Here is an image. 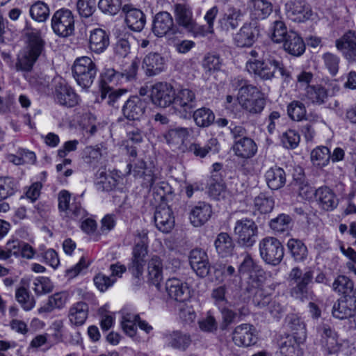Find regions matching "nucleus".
I'll return each mask as SVG.
<instances>
[{
    "label": "nucleus",
    "instance_id": "63",
    "mask_svg": "<svg viewBox=\"0 0 356 356\" xmlns=\"http://www.w3.org/2000/svg\"><path fill=\"white\" fill-rule=\"evenodd\" d=\"M200 329L204 332H213L217 330L218 324L215 318L208 313V315L198 321Z\"/></svg>",
    "mask_w": 356,
    "mask_h": 356
},
{
    "label": "nucleus",
    "instance_id": "32",
    "mask_svg": "<svg viewBox=\"0 0 356 356\" xmlns=\"http://www.w3.org/2000/svg\"><path fill=\"white\" fill-rule=\"evenodd\" d=\"M88 305L85 302H77L73 304L68 313L70 323L75 326H81L86 322L88 316Z\"/></svg>",
    "mask_w": 356,
    "mask_h": 356
},
{
    "label": "nucleus",
    "instance_id": "34",
    "mask_svg": "<svg viewBox=\"0 0 356 356\" xmlns=\"http://www.w3.org/2000/svg\"><path fill=\"white\" fill-rule=\"evenodd\" d=\"M148 280L153 284L159 286L163 279V266L161 258L154 255L147 264Z\"/></svg>",
    "mask_w": 356,
    "mask_h": 356
},
{
    "label": "nucleus",
    "instance_id": "62",
    "mask_svg": "<svg viewBox=\"0 0 356 356\" xmlns=\"http://www.w3.org/2000/svg\"><path fill=\"white\" fill-rule=\"evenodd\" d=\"M33 289L38 295L50 293L53 289L51 280L46 277L36 278L33 282Z\"/></svg>",
    "mask_w": 356,
    "mask_h": 356
},
{
    "label": "nucleus",
    "instance_id": "46",
    "mask_svg": "<svg viewBox=\"0 0 356 356\" xmlns=\"http://www.w3.org/2000/svg\"><path fill=\"white\" fill-rule=\"evenodd\" d=\"M311 160L314 165L323 167L328 164L330 160V151L326 147H318L311 152Z\"/></svg>",
    "mask_w": 356,
    "mask_h": 356
},
{
    "label": "nucleus",
    "instance_id": "10",
    "mask_svg": "<svg viewBox=\"0 0 356 356\" xmlns=\"http://www.w3.org/2000/svg\"><path fill=\"white\" fill-rule=\"evenodd\" d=\"M257 232V225L251 219L243 218L236 222L234 234L237 236L238 242L243 245L252 246L256 241Z\"/></svg>",
    "mask_w": 356,
    "mask_h": 356
},
{
    "label": "nucleus",
    "instance_id": "47",
    "mask_svg": "<svg viewBox=\"0 0 356 356\" xmlns=\"http://www.w3.org/2000/svg\"><path fill=\"white\" fill-rule=\"evenodd\" d=\"M332 290L339 294L343 296L349 295L353 289L354 283L345 275H339L332 283Z\"/></svg>",
    "mask_w": 356,
    "mask_h": 356
},
{
    "label": "nucleus",
    "instance_id": "43",
    "mask_svg": "<svg viewBox=\"0 0 356 356\" xmlns=\"http://www.w3.org/2000/svg\"><path fill=\"white\" fill-rule=\"evenodd\" d=\"M191 116H193L196 125L200 127H207L215 120V115L212 111L205 107L194 110Z\"/></svg>",
    "mask_w": 356,
    "mask_h": 356
},
{
    "label": "nucleus",
    "instance_id": "48",
    "mask_svg": "<svg viewBox=\"0 0 356 356\" xmlns=\"http://www.w3.org/2000/svg\"><path fill=\"white\" fill-rule=\"evenodd\" d=\"M139 319L138 314L131 313H125L123 314L121 321V326L126 334L130 337H133L136 334V323Z\"/></svg>",
    "mask_w": 356,
    "mask_h": 356
},
{
    "label": "nucleus",
    "instance_id": "7",
    "mask_svg": "<svg viewBox=\"0 0 356 356\" xmlns=\"http://www.w3.org/2000/svg\"><path fill=\"white\" fill-rule=\"evenodd\" d=\"M172 106L179 116L184 119L190 118L197 107L195 93L189 88H181L175 92Z\"/></svg>",
    "mask_w": 356,
    "mask_h": 356
},
{
    "label": "nucleus",
    "instance_id": "51",
    "mask_svg": "<svg viewBox=\"0 0 356 356\" xmlns=\"http://www.w3.org/2000/svg\"><path fill=\"white\" fill-rule=\"evenodd\" d=\"M289 118L295 121H300L305 118L306 108L305 104L299 101H293L287 106Z\"/></svg>",
    "mask_w": 356,
    "mask_h": 356
},
{
    "label": "nucleus",
    "instance_id": "20",
    "mask_svg": "<svg viewBox=\"0 0 356 356\" xmlns=\"http://www.w3.org/2000/svg\"><path fill=\"white\" fill-rule=\"evenodd\" d=\"M336 47L341 51L344 57L349 61H356V33L348 31L336 40Z\"/></svg>",
    "mask_w": 356,
    "mask_h": 356
},
{
    "label": "nucleus",
    "instance_id": "16",
    "mask_svg": "<svg viewBox=\"0 0 356 356\" xmlns=\"http://www.w3.org/2000/svg\"><path fill=\"white\" fill-rule=\"evenodd\" d=\"M125 16V23L134 31H142L146 23V17L143 12L135 8L132 4L127 3L122 6V12Z\"/></svg>",
    "mask_w": 356,
    "mask_h": 356
},
{
    "label": "nucleus",
    "instance_id": "60",
    "mask_svg": "<svg viewBox=\"0 0 356 356\" xmlns=\"http://www.w3.org/2000/svg\"><path fill=\"white\" fill-rule=\"evenodd\" d=\"M290 186L293 191L298 193L302 197L307 198L314 193L313 188L309 186L305 179H293Z\"/></svg>",
    "mask_w": 356,
    "mask_h": 356
},
{
    "label": "nucleus",
    "instance_id": "24",
    "mask_svg": "<svg viewBox=\"0 0 356 356\" xmlns=\"http://www.w3.org/2000/svg\"><path fill=\"white\" fill-rule=\"evenodd\" d=\"M109 45V35L102 29H95L90 31L89 48L97 54L104 52Z\"/></svg>",
    "mask_w": 356,
    "mask_h": 356
},
{
    "label": "nucleus",
    "instance_id": "28",
    "mask_svg": "<svg viewBox=\"0 0 356 356\" xmlns=\"http://www.w3.org/2000/svg\"><path fill=\"white\" fill-rule=\"evenodd\" d=\"M304 97L310 104L322 105L328 98V90L321 84L307 86L305 88Z\"/></svg>",
    "mask_w": 356,
    "mask_h": 356
},
{
    "label": "nucleus",
    "instance_id": "5",
    "mask_svg": "<svg viewBox=\"0 0 356 356\" xmlns=\"http://www.w3.org/2000/svg\"><path fill=\"white\" fill-rule=\"evenodd\" d=\"M148 232L146 229L138 230L135 238L132 258L129 265V270L135 277L143 275L145 257L148 253Z\"/></svg>",
    "mask_w": 356,
    "mask_h": 356
},
{
    "label": "nucleus",
    "instance_id": "1",
    "mask_svg": "<svg viewBox=\"0 0 356 356\" xmlns=\"http://www.w3.org/2000/svg\"><path fill=\"white\" fill-rule=\"evenodd\" d=\"M239 272L245 279V291L252 297V302L258 308L268 305L270 297L262 289L265 280V272L257 262L247 254L239 267Z\"/></svg>",
    "mask_w": 356,
    "mask_h": 356
},
{
    "label": "nucleus",
    "instance_id": "25",
    "mask_svg": "<svg viewBox=\"0 0 356 356\" xmlns=\"http://www.w3.org/2000/svg\"><path fill=\"white\" fill-rule=\"evenodd\" d=\"M100 98L102 101L113 108H119L120 104L125 99L127 90L114 89L108 86H101Z\"/></svg>",
    "mask_w": 356,
    "mask_h": 356
},
{
    "label": "nucleus",
    "instance_id": "18",
    "mask_svg": "<svg viewBox=\"0 0 356 356\" xmlns=\"http://www.w3.org/2000/svg\"><path fill=\"white\" fill-rule=\"evenodd\" d=\"M165 291L171 299L177 302H185L190 298V290L186 282L172 277L165 282Z\"/></svg>",
    "mask_w": 356,
    "mask_h": 356
},
{
    "label": "nucleus",
    "instance_id": "8",
    "mask_svg": "<svg viewBox=\"0 0 356 356\" xmlns=\"http://www.w3.org/2000/svg\"><path fill=\"white\" fill-rule=\"evenodd\" d=\"M74 15L66 8H61L54 13L51 18V28L56 35L67 38L74 32Z\"/></svg>",
    "mask_w": 356,
    "mask_h": 356
},
{
    "label": "nucleus",
    "instance_id": "6",
    "mask_svg": "<svg viewBox=\"0 0 356 356\" xmlns=\"http://www.w3.org/2000/svg\"><path fill=\"white\" fill-rule=\"evenodd\" d=\"M97 72L95 63L88 56L77 58L72 66L73 76L83 88H88L92 86Z\"/></svg>",
    "mask_w": 356,
    "mask_h": 356
},
{
    "label": "nucleus",
    "instance_id": "49",
    "mask_svg": "<svg viewBox=\"0 0 356 356\" xmlns=\"http://www.w3.org/2000/svg\"><path fill=\"white\" fill-rule=\"evenodd\" d=\"M29 12L32 19L40 22L46 21L49 16L48 6L40 1L31 6Z\"/></svg>",
    "mask_w": 356,
    "mask_h": 356
},
{
    "label": "nucleus",
    "instance_id": "21",
    "mask_svg": "<svg viewBox=\"0 0 356 356\" xmlns=\"http://www.w3.org/2000/svg\"><path fill=\"white\" fill-rule=\"evenodd\" d=\"M356 313L355 300L351 299L349 295L343 296L333 305L332 316L338 319L343 320L353 316Z\"/></svg>",
    "mask_w": 356,
    "mask_h": 356
},
{
    "label": "nucleus",
    "instance_id": "17",
    "mask_svg": "<svg viewBox=\"0 0 356 356\" xmlns=\"http://www.w3.org/2000/svg\"><path fill=\"white\" fill-rule=\"evenodd\" d=\"M154 222L158 229L162 232L168 233L173 228L175 220L172 211L165 202H162L156 207Z\"/></svg>",
    "mask_w": 356,
    "mask_h": 356
},
{
    "label": "nucleus",
    "instance_id": "29",
    "mask_svg": "<svg viewBox=\"0 0 356 356\" xmlns=\"http://www.w3.org/2000/svg\"><path fill=\"white\" fill-rule=\"evenodd\" d=\"M164 67V59L157 53L149 54L143 59V69L149 76L159 74L163 71Z\"/></svg>",
    "mask_w": 356,
    "mask_h": 356
},
{
    "label": "nucleus",
    "instance_id": "58",
    "mask_svg": "<svg viewBox=\"0 0 356 356\" xmlns=\"http://www.w3.org/2000/svg\"><path fill=\"white\" fill-rule=\"evenodd\" d=\"M289 31L282 21H275L272 27L271 39L276 43L282 42Z\"/></svg>",
    "mask_w": 356,
    "mask_h": 356
},
{
    "label": "nucleus",
    "instance_id": "59",
    "mask_svg": "<svg viewBox=\"0 0 356 356\" xmlns=\"http://www.w3.org/2000/svg\"><path fill=\"white\" fill-rule=\"evenodd\" d=\"M322 58L331 75L335 76L339 71L340 58L332 53L327 52L323 55Z\"/></svg>",
    "mask_w": 356,
    "mask_h": 356
},
{
    "label": "nucleus",
    "instance_id": "15",
    "mask_svg": "<svg viewBox=\"0 0 356 356\" xmlns=\"http://www.w3.org/2000/svg\"><path fill=\"white\" fill-rule=\"evenodd\" d=\"M147 102L138 96H132L124 102L122 108L123 116L129 120H139L145 114Z\"/></svg>",
    "mask_w": 356,
    "mask_h": 356
},
{
    "label": "nucleus",
    "instance_id": "9",
    "mask_svg": "<svg viewBox=\"0 0 356 356\" xmlns=\"http://www.w3.org/2000/svg\"><path fill=\"white\" fill-rule=\"evenodd\" d=\"M259 252L267 264L276 266L284 257V248L280 241L274 237H266L259 242Z\"/></svg>",
    "mask_w": 356,
    "mask_h": 356
},
{
    "label": "nucleus",
    "instance_id": "12",
    "mask_svg": "<svg viewBox=\"0 0 356 356\" xmlns=\"http://www.w3.org/2000/svg\"><path fill=\"white\" fill-rule=\"evenodd\" d=\"M152 31L157 37L180 33L179 28L174 23L172 16L166 11H161L155 15L153 19Z\"/></svg>",
    "mask_w": 356,
    "mask_h": 356
},
{
    "label": "nucleus",
    "instance_id": "13",
    "mask_svg": "<svg viewBox=\"0 0 356 356\" xmlns=\"http://www.w3.org/2000/svg\"><path fill=\"white\" fill-rule=\"evenodd\" d=\"M277 60L272 58H264L255 60L247 64L248 70L262 80H271L275 76L277 70Z\"/></svg>",
    "mask_w": 356,
    "mask_h": 356
},
{
    "label": "nucleus",
    "instance_id": "4",
    "mask_svg": "<svg viewBox=\"0 0 356 356\" xmlns=\"http://www.w3.org/2000/svg\"><path fill=\"white\" fill-rule=\"evenodd\" d=\"M314 279V270L307 268L304 270L300 267H294L289 274L290 293L292 297L303 300L308 297L309 286Z\"/></svg>",
    "mask_w": 356,
    "mask_h": 356
},
{
    "label": "nucleus",
    "instance_id": "53",
    "mask_svg": "<svg viewBox=\"0 0 356 356\" xmlns=\"http://www.w3.org/2000/svg\"><path fill=\"white\" fill-rule=\"evenodd\" d=\"M65 211H60L64 218L72 220H81L86 216V211L81 207L79 202H72L67 207Z\"/></svg>",
    "mask_w": 356,
    "mask_h": 356
},
{
    "label": "nucleus",
    "instance_id": "36",
    "mask_svg": "<svg viewBox=\"0 0 356 356\" xmlns=\"http://www.w3.org/2000/svg\"><path fill=\"white\" fill-rule=\"evenodd\" d=\"M286 323L292 332L293 337H298L299 341H305L307 337L306 325L305 322L297 314H291L286 316Z\"/></svg>",
    "mask_w": 356,
    "mask_h": 356
},
{
    "label": "nucleus",
    "instance_id": "56",
    "mask_svg": "<svg viewBox=\"0 0 356 356\" xmlns=\"http://www.w3.org/2000/svg\"><path fill=\"white\" fill-rule=\"evenodd\" d=\"M123 81V74L117 72L113 68H105L101 74V82L102 86H107L108 83H118Z\"/></svg>",
    "mask_w": 356,
    "mask_h": 356
},
{
    "label": "nucleus",
    "instance_id": "55",
    "mask_svg": "<svg viewBox=\"0 0 356 356\" xmlns=\"http://www.w3.org/2000/svg\"><path fill=\"white\" fill-rule=\"evenodd\" d=\"M122 0H99V8L105 14L116 15L120 10H122Z\"/></svg>",
    "mask_w": 356,
    "mask_h": 356
},
{
    "label": "nucleus",
    "instance_id": "26",
    "mask_svg": "<svg viewBox=\"0 0 356 356\" xmlns=\"http://www.w3.org/2000/svg\"><path fill=\"white\" fill-rule=\"evenodd\" d=\"M175 21L177 24L186 30L193 28V19L191 8L186 3H176L174 6Z\"/></svg>",
    "mask_w": 356,
    "mask_h": 356
},
{
    "label": "nucleus",
    "instance_id": "3",
    "mask_svg": "<svg viewBox=\"0 0 356 356\" xmlns=\"http://www.w3.org/2000/svg\"><path fill=\"white\" fill-rule=\"evenodd\" d=\"M44 42L36 33L29 35V42L26 47L17 54L15 69L25 75L32 71L34 64L44 49Z\"/></svg>",
    "mask_w": 356,
    "mask_h": 356
},
{
    "label": "nucleus",
    "instance_id": "39",
    "mask_svg": "<svg viewBox=\"0 0 356 356\" xmlns=\"http://www.w3.org/2000/svg\"><path fill=\"white\" fill-rule=\"evenodd\" d=\"M68 298L69 294L67 291L56 293L49 297L47 304L41 307L38 312L39 313L51 312L55 309H62L65 307Z\"/></svg>",
    "mask_w": 356,
    "mask_h": 356
},
{
    "label": "nucleus",
    "instance_id": "42",
    "mask_svg": "<svg viewBox=\"0 0 356 356\" xmlns=\"http://www.w3.org/2000/svg\"><path fill=\"white\" fill-rule=\"evenodd\" d=\"M287 247L296 261L302 262L307 258V248L300 240L295 238L289 239L287 243Z\"/></svg>",
    "mask_w": 356,
    "mask_h": 356
},
{
    "label": "nucleus",
    "instance_id": "19",
    "mask_svg": "<svg viewBox=\"0 0 356 356\" xmlns=\"http://www.w3.org/2000/svg\"><path fill=\"white\" fill-rule=\"evenodd\" d=\"M56 101L60 105L73 107L79 104V97L74 89L66 83L56 84L54 91Z\"/></svg>",
    "mask_w": 356,
    "mask_h": 356
},
{
    "label": "nucleus",
    "instance_id": "61",
    "mask_svg": "<svg viewBox=\"0 0 356 356\" xmlns=\"http://www.w3.org/2000/svg\"><path fill=\"white\" fill-rule=\"evenodd\" d=\"M300 140V135L292 129L284 132L281 138L283 146L288 149H295L298 145Z\"/></svg>",
    "mask_w": 356,
    "mask_h": 356
},
{
    "label": "nucleus",
    "instance_id": "44",
    "mask_svg": "<svg viewBox=\"0 0 356 356\" xmlns=\"http://www.w3.org/2000/svg\"><path fill=\"white\" fill-rule=\"evenodd\" d=\"M192 133L193 129L191 128L178 127L169 129L164 134V138L168 143H183Z\"/></svg>",
    "mask_w": 356,
    "mask_h": 356
},
{
    "label": "nucleus",
    "instance_id": "52",
    "mask_svg": "<svg viewBox=\"0 0 356 356\" xmlns=\"http://www.w3.org/2000/svg\"><path fill=\"white\" fill-rule=\"evenodd\" d=\"M134 38L131 35L124 34L119 38L115 45V53L120 57H126L131 51V40Z\"/></svg>",
    "mask_w": 356,
    "mask_h": 356
},
{
    "label": "nucleus",
    "instance_id": "54",
    "mask_svg": "<svg viewBox=\"0 0 356 356\" xmlns=\"http://www.w3.org/2000/svg\"><path fill=\"white\" fill-rule=\"evenodd\" d=\"M291 218L289 215L280 214L270 222V228L276 232L282 233L289 229Z\"/></svg>",
    "mask_w": 356,
    "mask_h": 356
},
{
    "label": "nucleus",
    "instance_id": "22",
    "mask_svg": "<svg viewBox=\"0 0 356 356\" xmlns=\"http://www.w3.org/2000/svg\"><path fill=\"white\" fill-rule=\"evenodd\" d=\"M232 339L238 346H249L257 341L255 328L250 324H242L237 326L234 332Z\"/></svg>",
    "mask_w": 356,
    "mask_h": 356
},
{
    "label": "nucleus",
    "instance_id": "30",
    "mask_svg": "<svg viewBox=\"0 0 356 356\" xmlns=\"http://www.w3.org/2000/svg\"><path fill=\"white\" fill-rule=\"evenodd\" d=\"M212 213L211 206L205 202H199L191 211L190 220L195 227L204 225Z\"/></svg>",
    "mask_w": 356,
    "mask_h": 356
},
{
    "label": "nucleus",
    "instance_id": "2",
    "mask_svg": "<svg viewBox=\"0 0 356 356\" xmlns=\"http://www.w3.org/2000/svg\"><path fill=\"white\" fill-rule=\"evenodd\" d=\"M231 86L238 90L237 101L241 108L250 115H259L263 111L266 101L261 97L260 90L240 76L231 81Z\"/></svg>",
    "mask_w": 356,
    "mask_h": 356
},
{
    "label": "nucleus",
    "instance_id": "45",
    "mask_svg": "<svg viewBox=\"0 0 356 356\" xmlns=\"http://www.w3.org/2000/svg\"><path fill=\"white\" fill-rule=\"evenodd\" d=\"M147 182L143 184L147 186L148 191H152L153 194L158 196L159 199L163 202L165 195L171 193V188L169 184L164 181H160L159 183H155V179H146Z\"/></svg>",
    "mask_w": 356,
    "mask_h": 356
},
{
    "label": "nucleus",
    "instance_id": "64",
    "mask_svg": "<svg viewBox=\"0 0 356 356\" xmlns=\"http://www.w3.org/2000/svg\"><path fill=\"white\" fill-rule=\"evenodd\" d=\"M94 0H79L76 3L77 10L81 16L88 17L95 10Z\"/></svg>",
    "mask_w": 356,
    "mask_h": 356
},
{
    "label": "nucleus",
    "instance_id": "37",
    "mask_svg": "<svg viewBox=\"0 0 356 356\" xmlns=\"http://www.w3.org/2000/svg\"><path fill=\"white\" fill-rule=\"evenodd\" d=\"M220 150V145L216 138H211L207 144L202 146L199 143H193L188 147V151L193 153L195 156L204 158L209 153H217Z\"/></svg>",
    "mask_w": 356,
    "mask_h": 356
},
{
    "label": "nucleus",
    "instance_id": "11",
    "mask_svg": "<svg viewBox=\"0 0 356 356\" xmlns=\"http://www.w3.org/2000/svg\"><path fill=\"white\" fill-rule=\"evenodd\" d=\"M175 90L173 86L167 82H158L151 88V99L156 106L166 108L172 105Z\"/></svg>",
    "mask_w": 356,
    "mask_h": 356
},
{
    "label": "nucleus",
    "instance_id": "38",
    "mask_svg": "<svg viewBox=\"0 0 356 356\" xmlns=\"http://www.w3.org/2000/svg\"><path fill=\"white\" fill-rule=\"evenodd\" d=\"M273 10V6L268 0H252L250 14L255 19H266Z\"/></svg>",
    "mask_w": 356,
    "mask_h": 356
},
{
    "label": "nucleus",
    "instance_id": "33",
    "mask_svg": "<svg viewBox=\"0 0 356 356\" xmlns=\"http://www.w3.org/2000/svg\"><path fill=\"white\" fill-rule=\"evenodd\" d=\"M315 195L322 209L325 211H332L338 205V199L327 187L319 188L316 191Z\"/></svg>",
    "mask_w": 356,
    "mask_h": 356
},
{
    "label": "nucleus",
    "instance_id": "57",
    "mask_svg": "<svg viewBox=\"0 0 356 356\" xmlns=\"http://www.w3.org/2000/svg\"><path fill=\"white\" fill-rule=\"evenodd\" d=\"M254 206L260 213H268L274 207V200L264 194H260L254 199Z\"/></svg>",
    "mask_w": 356,
    "mask_h": 356
},
{
    "label": "nucleus",
    "instance_id": "41",
    "mask_svg": "<svg viewBox=\"0 0 356 356\" xmlns=\"http://www.w3.org/2000/svg\"><path fill=\"white\" fill-rule=\"evenodd\" d=\"M304 341H299L298 337L288 336L281 343L280 353L283 356H302V352L300 344Z\"/></svg>",
    "mask_w": 356,
    "mask_h": 356
},
{
    "label": "nucleus",
    "instance_id": "23",
    "mask_svg": "<svg viewBox=\"0 0 356 356\" xmlns=\"http://www.w3.org/2000/svg\"><path fill=\"white\" fill-rule=\"evenodd\" d=\"M258 34L259 30L255 23L245 24L235 35L234 40L236 45L239 47H250Z\"/></svg>",
    "mask_w": 356,
    "mask_h": 356
},
{
    "label": "nucleus",
    "instance_id": "50",
    "mask_svg": "<svg viewBox=\"0 0 356 356\" xmlns=\"http://www.w3.org/2000/svg\"><path fill=\"white\" fill-rule=\"evenodd\" d=\"M15 298L26 311L32 309L35 306V300L30 296L29 291L24 286L19 287L16 290Z\"/></svg>",
    "mask_w": 356,
    "mask_h": 356
},
{
    "label": "nucleus",
    "instance_id": "31",
    "mask_svg": "<svg viewBox=\"0 0 356 356\" xmlns=\"http://www.w3.org/2000/svg\"><path fill=\"white\" fill-rule=\"evenodd\" d=\"M234 154L241 158H250L257 152V145L253 140L243 137L236 140L232 146Z\"/></svg>",
    "mask_w": 356,
    "mask_h": 356
},
{
    "label": "nucleus",
    "instance_id": "35",
    "mask_svg": "<svg viewBox=\"0 0 356 356\" xmlns=\"http://www.w3.org/2000/svg\"><path fill=\"white\" fill-rule=\"evenodd\" d=\"M164 337L168 341V345L175 349L184 350L191 342L188 334L178 330L165 333Z\"/></svg>",
    "mask_w": 356,
    "mask_h": 356
},
{
    "label": "nucleus",
    "instance_id": "27",
    "mask_svg": "<svg viewBox=\"0 0 356 356\" xmlns=\"http://www.w3.org/2000/svg\"><path fill=\"white\" fill-rule=\"evenodd\" d=\"M282 43L284 49L292 56H300L305 52L304 41L295 31H289Z\"/></svg>",
    "mask_w": 356,
    "mask_h": 356
},
{
    "label": "nucleus",
    "instance_id": "40",
    "mask_svg": "<svg viewBox=\"0 0 356 356\" xmlns=\"http://www.w3.org/2000/svg\"><path fill=\"white\" fill-rule=\"evenodd\" d=\"M317 331L323 340V343H325L330 351H335L338 346L337 335L331 326L326 323H322L318 325Z\"/></svg>",
    "mask_w": 356,
    "mask_h": 356
},
{
    "label": "nucleus",
    "instance_id": "14",
    "mask_svg": "<svg viewBox=\"0 0 356 356\" xmlns=\"http://www.w3.org/2000/svg\"><path fill=\"white\" fill-rule=\"evenodd\" d=\"M284 9L289 19L296 22H303L312 15L310 6L303 0L289 1L285 3Z\"/></svg>",
    "mask_w": 356,
    "mask_h": 356
}]
</instances>
